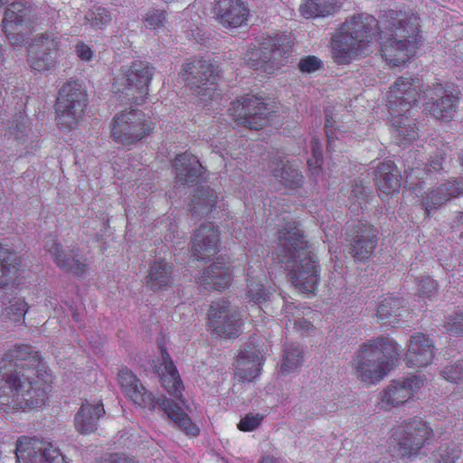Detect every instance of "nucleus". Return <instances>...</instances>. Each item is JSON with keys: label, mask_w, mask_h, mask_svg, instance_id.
<instances>
[{"label": "nucleus", "mask_w": 463, "mask_h": 463, "mask_svg": "<svg viewBox=\"0 0 463 463\" xmlns=\"http://www.w3.org/2000/svg\"><path fill=\"white\" fill-rule=\"evenodd\" d=\"M52 375L32 345L18 344L0 360V411L38 409L49 399Z\"/></svg>", "instance_id": "obj_1"}, {"label": "nucleus", "mask_w": 463, "mask_h": 463, "mask_svg": "<svg viewBox=\"0 0 463 463\" xmlns=\"http://www.w3.org/2000/svg\"><path fill=\"white\" fill-rule=\"evenodd\" d=\"M273 260L288 271L296 288L314 293L319 285L320 269L312 246L305 239L297 221H288L278 231Z\"/></svg>", "instance_id": "obj_2"}, {"label": "nucleus", "mask_w": 463, "mask_h": 463, "mask_svg": "<svg viewBox=\"0 0 463 463\" xmlns=\"http://www.w3.org/2000/svg\"><path fill=\"white\" fill-rule=\"evenodd\" d=\"M383 24L403 39L387 38L380 43V53L390 68L401 67L413 58L422 37L420 33V17L412 11L388 10L380 15Z\"/></svg>", "instance_id": "obj_3"}, {"label": "nucleus", "mask_w": 463, "mask_h": 463, "mask_svg": "<svg viewBox=\"0 0 463 463\" xmlns=\"http://www.w3.org/2000/svg\"><path fill=\"white\" fill-rule=\"evenodd\" d=\"M381 33L378 22L370 14H356L340 25L331 40V52L338 65H347L353 60L373 52L371 43L378 41Z\"/></svg>", "instance_id": "obj_4"}, {"label": "nucleus", "mask_w": 463, "mask_h": 463, "mask_svg": "<svg viewBox=\"0 0 463 463\" xmlns=\"http://www.w3.org/2000/svg\"><path fill=\"white\" fill-rule=\"evenodd\" d=\"M421 86L418 77H399L390 86L387 94V109L392 132L399 145L415 140L418 128L415 119L411 118V109L417 105Z\"/></svg>", "instance_id": "obj_5"}, {"label": "nucleus", "mask_w": 463, "mask_h": 463, "mask_svg": "<svg viewBox=\"0 0 463 463\" xmlns=\"http://www.w3.org/2000/svg\"><path fill=\"white\" fill-rule=\"evenodd\" d=\"M118 384L125 397L132 403L142 409L154 411L156 407L167 414L168 418L180 427L185 435L196 437L200 430L190 420L189 416L183 411V408L165 396L156 399L154 393L146 388L136 373L123 367L118 374Z\"/></svg>", "instance_id": "obj_6"}, {"label": "nucleus", "mask_w": 463, "mask_h": 463, "mask_svg": "<svg viewBox=\"0 0 463 463\" xmlns=\"http://www.w3.org/2000/svg\"><path fill=\"white\" fill-rule=\"evenodd\" d=\"M399 356V344L390 335L364 343L354 359L358 378L366 384L379 383L392 371Z\"/></svg>", "instance_id": "obj_7"}, {"label": "nucleus", "mask_w": 463, "mask_h": 463, "mask_svg": "<svg viewBox=\"0 0 463 463\" xmlns=\"http://www.w3.org/2000/svg\"><path fill=\"white\" fill-rule=\"evenodd\" d=\"M433 438V430L428 421L414 416L402 420L392 430L390 449L392 456L411 458L419 455L420 449Z\"/></svg>", "instance_id": "obj_8"}, {"label": "nucleus", "mask_w": 463, "mask_h": 463, "mask_svg": "<svg viewBox=\"0 0 463 463\" xmlns=\"http://www.w3.org/2000/svg\"><path fill=\"white\" fill-rule=\"evenodd\" d=\"M293 41L290 35L276 33L263 38L259 48L245 53L249 67L272 74L284 66L292 53Z\"/></svg>", "instance_id": "obj_9"}, {"label": "nucleus", "mask_w": 463, "mask_h": 463, "mask_svg": "<svg viewBox=\"0 0 463 463\" xmlns=\"http://www.w3.org/2000/svg\"><path fill=\"white\" fill-rule=\"evenodd\" d=\"M154 67L147 61H135L129 66L121 67L112 83L115 94L125 96L126 101L141 105L149 95V85Z\"/></svg>", "instance_id": "obj_10"}, {"label": "nucleus", "mask_w": 463, "mask_h": 463, "mask_svg": "<svg viewBox=\"0 0 463 463\" xmlns=\"http://www.w3.org/2000/svg\"><path fill=\"white\" fill-rule=\"evenodd\" d=\"M155 128L156 123L149 116L138 109H129L113 117L110 137L118 144L130 146L150 136Z\"/></svg>", "instance_id": "obj_11"}, {"label": "nucleus", "mask_w": 463, "mask_h": 463, "mask_svg": "<svg viewBox=\"0 0 463 463\" xmlns=\"http://www.w3.org/2000/svg\"><path fill=\"white\" fill-rule=\"evenodd\" d=\"M87 107V94L78 81H68L58 91L56 99V124L68 132L80 123Z\"/></svg>", "instance_id": "obj_12"}, {"label": "nucleus", "mask_w": 463, "mask_h": 463, "mask_svg": "<svg viewBox=\"0 0 463 463\" xmlns=\"http://www.w3.org/2000/svg\"><path fill=\"white\" fill-rule=\"evenodd\" d=\"M180 75L190 90L202 96L203 100L206 101V97L213 99V96L218 95L216 84L219 80V70L210 60L195 58L184 63Z\"/></svg>", "instance_id": "obj_13"}, {"label": "nucleus", "mask_w": 463, "mask_h": 463, "mask_svg": "<svg viewBox=\"0 0 463 463\" xmlns=\"http://www.w3.org/2000/svg\"><path fill=\"white\" fill-rule=\"evenodd\" d=\"M423 98L425 114L443 122L452 120L460 99L459 92H454L439 81L425 89Z\"/></svg>", "instance_id": "obj_14"}, {"label": "nucleus", "mask_w": 463, "mask_h": 463, "mask_svg": "<svg viewBox=\"0 0 463 463\" xmlns=\"http://www.w3.org/2000/svg\"><path fill=\"white\" fill-rule=\"evenodd\" d=\"M233 121L250 129L259 130L269 124L270 110L260 96L240 97L228 109Z\"/></svg>", "instance_id": "obj_15"}, {"label": "nucleus", "mask_w": 463, "mask_h": 463, "mask_svg": "<svg viewBox=\"0 0 463 463\" xmlns=\"http://www.w3.org/2000/svg\"><path fill=\"white\" fill-rule=\"evenodd\" d=\"M15 456L17 463H68L52 441L24 435L16 441Z\"/></svg>", "instance_id": "obj_16"}, {"label": "nucleus", "mask_w": 463, "mask_h": 463, "mask_svg": "<svg viewBox=\"0 0 463 463\" xmlns=\"http://www.w3.org/2000/svg\"><path fill=\"white\" fill-rule=\"evenodd\" d=\"M422 385L423 379L416 374L391 381L390 384L379 393L377 402L379 410L390 411L392 408L413 401Z\"/></svg>", "instance_id": "obj_17"}, {"label": "nucleus", "mask_w": 463, "mask_h": 463, "mask_svg": "<svg viewBox=\"0 0 463 463\" xmlns=\"http://www.w3.org/2000/svg\"><path fill=\"white\" fill-rule=\"evenodd\" d=\"M208 326L213 334L224 339H236L241 333L242 319L236 310H232L230 302L219 299L210 306Z\"/></svg>", "instance_id": "obj_18"}, {"label": "nucleus", "mask_w": 463, "mask_h": 463, "mask_svg": "<svg viewBox=\"0 0 463 463\" xmlns=\"http://www.w3.org/2000/svg\"><path fill=\"white\" fill-rule=\"evenodd\" d=\"M377 228L367 221H358L346 232L349 254L356 261L364 263L370 260L378 246Z\"/></svg>", "instance_id": "obj_19"}, {"label": "nucleus", "mask_w": 463, "mask_h": 463, "mask_svg": "<svg viewBox=\"0 0 463 463\" xmlns=\"http://www.w3.org/2000/svg\"><path fill=\"white\" fill-rule=\"evenodd\" d=\"M276 298V289L269 285L267 273L260 259L252 258L247 267L246 302L258 305L260 307H268Z\"/></svg>", "instance_id": "obj_20"}, {"label": "nucleus", "mask_w": 463, "mask_h": 463, "mask_svg": "<svg viewBox=\"0 0 463 463\" xmlns=\"http://www.w3.org/2000/svg\"><path fill=\"white\" fill-rule=\"evenodd\" d=\"M33 24L31 6L22 1L11 3L5 12L3 20V30L11 45L22 46L27 34L25 29H31Z\"/></svg>", "instance_id": "obj_21"}, {"label": "nucleus", "mask_w": 463, "mask_h": 463, "mask_svg": "<svg viewBox=\"0 0 463 463\" xmlns=\"http://www.w3.org/2000/svg\"><path fill=\"white\" fill-rule=\"evenodd\" d=\"M61 41L52 33H45L35 37L29 50L30 67L38 72L53 69L57 61L59 43Z\"/></svg>", "instance_id": "obj_22"}, {"label": "nucleus", "mask_w": 463, "mask_h": 463, "mask_svg": "<svg viewBox=\"0 0 463 463\" xmlns=\"http://www.w3.org/2000/svg\"><path fill=\"white\" fill-rule=\"evenodd\" d=\"M24 106V103L23 109L13 118L7 132L8 138L12 139L19 157L34 153L39 148L40 143L39 137L34 135L31 128L30 119L25 115Z\"/></svg>", "instance_id": "obj_23"}, {"label": "nucleus", "mask_w": 463, "mask_h": 463, "mask_svg": "<svg viewBox=\"0 0 463 463\" xmlns=\"http://www.w3.org/2000/svg\"><path fill=\"white\" fill-rule=\"evenodd\" d=\"M452 151L449 143H440V146L433 153L425 167L412 166L405 169V188L412 193L422 189V184L431 173H440L444 170L447 154Z\"/></svg>", "instance_id": "obj_24"}, {"label": "nucleus", "mask_w": 463, "mask_h": 463, "mask_svg": "<svg viewBox=\"0 0 463 463\" xmlns=\"http://www.w3.org/2000/svg\"><path fill=\"white\" fill-rule=\"evenodd\" d=\"M213 17L227 29L247 24L250 10L242 0H216L212 7Z\"/></svg>", "instance_id": "obj_25"}, {"label": "nucleus", "mask_w": 463, "mask_h": 463, "mask_svg": "<svg viewBox=\"0 0 463 463\" xmlns=\"http://www.w3.org/2000/svg\"><path fill=\"white\" fill-rule=\"evenodd\" d=\"M22 258L0 243V289H17L22 284Z\"/></svg>", "instance_id": "obj_26"}, {"label": "nucleus", "mask_w": 463, "mask_h": 463, "mask_svg": "<svg viewBox=\"0 0 463 463\" xmlns=\"http://www.w3.org/2000/svg\"><path fill=\"white\" fill-rule=\"evenodd\" d=\"M435 345L433 341L421 332L410 336L405 364L408 368H422L431 364L434 359Z\"/></svg>", "instance_id": "obj_27"}, {"label": "nucleus", "mask_w": 463, "mask_h": 463, "mask_svg": "<svg viewBox=\"0 0 463 463\" xmlns=\"http://www.w3.org/2000/svg\"><path fill=\"white\" fill-rule=\"evenodd\" d=\"M220 232L213 222L201 224L192 241V256L196 260H204L219 250Z\"/></svg>", "instance_id": "obj_28"}, {"label": "nucleus", "mask_w": 463, "mask_h": 463, "mask_svg": "<svg viewBox=\"0 0 463 463\" xmlns=\"http://www.w3.org/2000/svg\"><path fill=\"white\" fill-rule=\"evenodd\" d=\"M160 349L161 362L156 365V373L160 378L161 386L175 399H183L184 385L178 370L175 368L172 358L170 357L164 344H158Z\"/></svg>", "instance_id": "obj_29"}, {"label": "nucleus", "mask_w": 463, "mask_h": 463, "mask_svg": "<svg viewBox=\"0 0 463 463\" xmlns=\"http://www.w3.org/2000/svg\"><path fill=\"white\" fill-rule=\"evenodd\" d=\"M373 180L382 201L400 192L402 175L392 160L385 159L376 165L373 171Z\"/></svg>", "instance_id": "obj_30"}, {"label": "nucleus", "mask_w": 463, "mask_h": 463, "mask_svg": "<svg viewBox=\"0 0 463 463\" xmlns=\"http://www.w3.org/2000/svg\"><path fill=\"white\" fill-rule=\"evenodd\" d=\"M462 193L463 181L458 179H449L437 188L424 193L421 195L420 203L425 215L430 217L432 210L438 209L451 198L458 197Z\"/></svg>", "instance_id": "obj_31"}, {"label": "nucleus", "mask_w": 463, "mask_h": 463, "mask_svg": "<svg viewBox=\"0 0 463 463\" xmlns=\"http://www.w3.org/2000/svg\"><path fill=\"white\" fill-rule=\"evenodd\" d=\"M232 270L229 263L221 258L206 268L199 277L197 283L206 290H225L232 283Z\"/></svg>", "instance_id": "obj_32"}, {"label": "nucleus", "mask_w": 463, "mask_h": 463, "mask_svg": "<svg viewBox=\"0 0 463 463\" xmlns=\"http://www.w3.org/2000/svg\"><path fill=\"white\" fill-rule=\"evenodd\" d=\"M262 355L255 345H247L235 361V376L242 382H253L260 373Z\"/></svg>", "instance_id": "obj_33"}, {"label": "nucleus", "mask_w": 463, "mask_h": 463, "mask_svg": "<svg viewBox=\"0 0 463 463\" xmlns=\"http://www.w3.org/2000/svg\"><path fill=\"white\" fill-rule=\"evenodd\" d=\"M173 167L175 178L183 184H196L203 174V166L197 156L188 152L177 155Z\"/></svg>", "instance_id": "obj_34"}, {"label": "nucleus", "mask_w": 463, "mask_h": 463, "mask_svg": "<svg viewBox=\"0 0 463 463\" xmlns=\"http://www.w3.org/2000/svg\"><path fill=\"white\" fill-rule=\"evenodd\" d=\"M106 413L101 401L94 404L85 401L75 415V428L81 434L93 433L98 430V421Z\"/></svg>", "instance_id": "obj_35"}, {"label": "nucleus", "mask_w": 463, "mask_h": 463, "mask_svg": "<svg viewBox=\"0 0 463 463\" xmlns=\"http://www.w3.org/2000/svg\"><path fill=\"white\" fill-rule=\"evenodd\" d=\"M46 250L52 254L54 263L67 273L82 277L86 272V264L75 257H66L56 239L49 235L45 242Z\"/></svg>", "instance_id": "obj_36"}, {"label": "nucleus", "mask_w": 463, "mask_h": 463, "mask_svg": "<svg viewBox=\"0 0 463 463\" xmlns=\"http://www.w3.org/2000/svg\"><path fill=\"white\" fill-rule=\"evenodd\" d=\"M404 313H407L403 305V299L388 295L380 300L376 316L384 324L392 327L400 326Z\"/></svg>", "instance_id": "obj_37"}, {"label": "nucleus", "mask_w": 463, "mask_h": 463, "mask_svg": "<svg viewBox=\"0 0 463 463\" xmlns=\"http://www.w3.org/2000/svg\"><path fill=\"white\" fill-rule=\"evenodd\" d=\"M271 168L273 177L288 190L293 191L302 186L303 175L288 162L285 164L281 158L274 159L271 161Z\"/></svg>", "instance_id": "obj_38"}, {"label": "nucleus", "mask_w": 463, "mask_h": 463, "mask_svg": "<svg viewBox=\"0 0 463 463\" xmlns=\"http://www.w3.org/2000/svg\"><path fill=\"white\" fill-rule=\"evenodd\" d=\"M173 281V265L165 260H154L146 275V287L153 290L166 288Z\"/></svg>", "instance_id": "obj_39"}, {"label": "nucleus", "mask_w": 463, "mask_h": 463, "mask_svg": "<svg viewBox=\"0 0 463 463\" xmlns=\"http://www.w3.org/2000/svg\"><path fill=\"white\" fill-rule=\"evenodd\" d=\"M217 199L218 195L214 190L200 185L188 203L189 211L193 213V215L208 216L213 213Z\"/></svg>", "instance_id": "obj_40"}, {"label": "nucleus", "mask_w": 463, "mask_h": 463, "mask_svg": "<svg viewBox=\"0 0 463 463\" xmlns=\"http://www.w3.org/2000/svg\"><path fill=\"white\" fill-rule=\"evenodd\" d=\"M341 8L339 0H303L299 13L306 19L326 17Z\"/></svg>", "instance_id": "obj_41"}, {"label": "nucleus", "mask_w": 463, "mask_h": 463, "mask_svg": "<svg viewBox=\"0 0 463 463\" xmlns=\"http://www.w3.org/2000/svg\"><path fill=\"white\" fill-rule=\"evenodd\" d=\"M335 116L334 109H326V124H324V127H326L328 151H335L337 147L335 141L345 138L346 134L344 126L336 125L339 120L335 119Z\"/></svg>", "instance_id": "obj_42"}, {"label": "nucleus", "mask_w": 463, "mask_h": 463, "mask_svg": "<svg viewBox=\"0 0 463 463\" xmlns=\"http://www.w3.org/2000/svg\"><path fill=\"white\" fill-rule=\"evenodd\" d=\"M29 308L30 306L23 298L10 301L2 312L3 320L14 325H22Z\"/></svg>", "instance_id": "obj_43"}, {"label": "nucleus", "mask_w": 463, "mask_h": 463, "mask_svg": "<svg viewBox=\"0 0 463 463\" xmlns=\"http://www.w3.org/2000/svg\"><path fill=\"white\" fill-rule=\"evenodd\" d=\"M303 361V351L299 345L290 344L287 345L280 371L283 373H291L298 369Z\"/></svg>", "instance_id": "obj_44"}, {"label": "nucleus", "mask_w": 463, "mask_h": 463, "mask_svg": "<svg viewBox=\"0 0 463 463\" xmlns=\"http://www.w3.org/2000/svg\"><path fill=\"white\" fill-rule=\"evenodd\" d=\"M461 456V449L455 444L440 446L430 457V463H454Z\"/></svg>", "instance_id": "obj_45"}, {"label": "nucleus", "mask_w": 463, "mask_h": 463, "mask_svg": "<svg viewBox=\"0 0 463 463\" xmlns=\"http://www.w3.org/2000/svg\"><path fill=\"white\" fill-rule=\"evenodd\" d=\"M85 20L90 26L100 28L107 26L111 21V15L108 9L101 6H93L90 12L85 14Z\"/></svg>", "instance_id": "obj_46"}, {"label": "nucleus", "mask_w": 463, "mask_h": 463, "mask_svg": "<svg viewBox=\"0 0 463 463\" xmlns=\"http://www.w3.org/2000/svg\"><path fill=\"white\" fill-rule=\"evenodd\" d=\"M312 157L307 159V164L313 175H317L321 171L323 162L321 144L318 137H312Z\"/></svg>", "instance_id": "obj_47"}, {"label": "nucleus", "mask_w": 463, "mask_h": 463, "mask_svg": "<svg viewBox=\"0 0 463 463\" xmlns=\"http://www.w3.org/2000/svg\"><path fill=\"white\" fill-rule=\"evenodd\" d=\"M440 375L448 382L456 384H463V362H458L446 366L440 372Z\"/></svg>", "instance_id": "obj_48"}, {"label": "nucleus", "mask_w": 463, "mask_h": 463, "mask_svg": "<svg viewBox=\"0 0 463 463\" xmlns=\"http://www.w3.org/2000/svg\"><path fill=\"white\" fill-rule=\"evenodd\" d=\"M166 13L163 10L152 9L145 14L143 18L144 25L148 29H156L165 25Z\"/></svg>", "instance_id": "obj_49"}, {"label": "nucleus", "mask_w": 463, "mask_h": 463, "mask_svg": "<svg viewBox=\"0 0 463 463\" xmlns=\"http://www.w3.org/2000/svg\"><path fill=\"white\" fill-rule=\"evenodd\" d=\"M348 198L350 200H355L359 206L363 208V204L369 203L370 201L373 198V194L372 192H366L365 186L362 184V182L356 181L355 184L353 185Z\"/></svg>", "instance_id": "obj_50"}, {"label": "nucleus", "mask_w": 463, "mask_h": 463, "mask_svg": "<svg viewBox=\"0 0 463 463\" xmlns=\"http://www.w3.org/2000/svg\"><path fill=\"white\" fill-rule=\"evenodd\" d=\"M419 295L422 298H431L437 292V282L430 276H423L418 281Z\"/></svg>", "instance_id": "obj_51"}, {"label": "nucleus", "mask_w": 463, "mask_h": 463, "mask_svg": "<svg viewBox=\"0 0 463 463\" xmlns=\"http://www.w3.org/2000/svg\"><path fill=\"white\" fill-rule=\"evenodd\" d=\"M444 326L449 335H463V310L448 317Z\"/></svg>", "instance_id": "obj_52"}, {"label": "nucleus", "mask_w": 463, "mask_h": 463, "mask_svg": "<svg viewBox=\"0 0 463 463\" xmlns=\"http://www.w3.org/2000/svg\"><path fill=\"white\" fill-rule=\"evenodd\" d=\"M263 420L260 414H247L242 417L238 424V430L248 432L259 428Z\"/></svg>", "instance_id": "obj_53"}, {"label": "nucleus", "mask_w": 463, "mask_h": 463, "mask_svg": "<svg viewBox=\"0 0 463 463\" xmlns=\"http://www.w3.org/2000/svg\"><path fill=\"white\" fill-rule=\"evenodd\" d=\"M322 61L316 55H307L300 59L298 69L301 72L311 73L322 67Z\"/></svg>", "instance_id": "obj_54"}, {"label": "nucleus", "mask_w": 463, "mask_h": 463, "mask_svg": "<svg viewBox=\"0 0 463 463\" xmlns=\"http://www.w3.org/2000/svg\"><path fill=\"white\" fill-rule=\"evenodd\" d=\"M75 52L77 56L83 61H90L93 58L94 52L90 46L84 43L83 42H79L76 44Z\"/></svg>", "instance_id": "obj_55"}, {"label": "nucleus", "mask_w": 463, "mask_h": 463, "mask_svg": "<svg viewBox=\"0 0 463 463\" xmlns=\"http://www.w3.org/2000/svg\"><path fill=\"white\" fill-rule=\"evenodd\" d=\"M101 463H138L134 459V458H130L128 456L121 455V454H110L108 457L103 458V462Z\"/></svg>", "instance_id": "obj_56"}, {"label": "nucleus", "mask_w": 463, "mask_h": 463, "mask_svg": "<svg viewBox=\"0 0 463 463\" xmlns=\"http://www.w3.org/2000/svg\"><path fill=\"white\" fill-rule=\"evenodd\" d=\"M293 328L298 332H307L313 328V325L310 321L305 318H301L296 321L295 326H293Z\"/></svg>", "instance_id": "obj_57"}, {"label": "nucleus", "mask_w": 463, "mask_h": 463, "mask_svg": "<svg viewBox=\"0 0 463 463\" xmlns=\"http://www.w3.org/2000/svg\"><path fill=\"white\" fill-rule=\"evenodd\" d=\"M260 463H278L276 459L271 457H264L262 458Z\"/></svg>", "instance_id": "obj_58"}, {"label": "nucleus", "mask_w": 463, "mask_h": 463, "mask_svg": "<svg viewBox=\"0 0 463 463\" xmlns=\"http://www.w3.org/2000/svg\"><path fill=\"white\" fill-rule=\"evenodd\" d=\"M349 208L351 210H358V206H356L354 203H352L351 205L349 206Z\"/></svg>", "instance_id": "obj_59"}, {"label": "nucleus", "mask_w": 463, "mask_h": 463, "mask_svg": "<svg viewBox=\"0 0 463 463\" xmlns=\"http://www.w3.org/2000/svg\"><path fill=\"white\" fill-rule=\"evenodd\" d=\"M458 160H459L460 165H462V168H463V151H462V154L459 156Z\"/></svg>", "instance_id": "obj_60"}, {"label": "nucleus", "mask_w": 463, "mask_h": 463, "mask_svg": "<svg viewBox=\"0 0 463 463\" xmlns=\"http://www.w3.org/2000/svg\"><path fill=\"white\" fill-rule=\"evenodd\" d=\"M292 307H295V306H292L291 304L287 305V306H286V307H285L286 312H287L288 309H291Z\"/></svg>", "instance_id": "obj_61"}, {"label": "nucleus", "mask_w": 463, "mask_h": 463, "mask_svg": "<svg viewBox=\"0 0 463 463\" xmlns=\"http://www.w3.org/2000/svg\"><path fill=\"white\" fill-rule=\"evenodd\" d=\"M4 61V54L2 52V50L0 49V62H3Z\"/></svg>", "instance_id": "obj_62"}, {"label": "nucleus", "mask_w": 463, "mask_h": 463, "mask_svg": "<svg viewBox=\"0 0 463 463\" xmlns=\"http://www.w3.org/2000/svg\"><path fill=\"white\" fill-rule=\"evenodd\" d=\"M8 2V0H0V7L2 5H4L5 4H6Z\"/></svg>", "instance_id": "obj_63"}, {"label": "nucleus", "mask_w": 463, "mask_h": 463, "mask_svg": "<svg viewBox=\"0 0 463 463\" xmlns=\"http://www.w3.org/2000/svg\"><path fill=\"white\" fill-rule=\"evenodd\" d=\"M164 1H165V2H169V1H171V0H164Z\"/></svg>", "instance_id": "obj_64"}]
</instances>
